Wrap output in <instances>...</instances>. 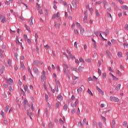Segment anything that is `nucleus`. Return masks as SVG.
I'll list each match as a JSON object with an SVG mask.
<instances>
[{
    "mask_svg": "<svg viewBox=\"0 0 128 128\" xmlns=\"http://www.w3.org/2000/svg\"><path fill=\"white\" fill-rule=\"evenodd\" d=\"M54 26L56 28H58L60 26V24H54Z\"/></svg>",
    "mask_w": 128,
    "mask_h": 128,
    "instance_id": "obj_32",
    "label": "nucleus"
},
{
    "mask_svg": "<svg viewBox=\"0 0 128 128\" xmlns=\"http://www.w3.org/2000/svg\"><path fill=\"white\" fill-rule=\"evenodd\" d=\"M45 112H46V114L48 116V108H45Z\"/></svg>",
    "mask_w": 128,
    "mask_h": 128,
    "instance_id": "obj_53",
    "label": "nucleus"
},
{
    "mask_svg": "<svg viewBox=\"0 0 128 128\" xmlns=\"http://www.w3.org/2000/svg\"><path fill=\"white\" fill-rule=\"evenodd\" d=\"M77 92L78 94H82V88L80 87V88L77 90Z\"/></svg>",
    "mask_w": 128,
    "mask_h": 128,
    "instance_id": "obj_22",
    "label": "nucleus"
},
{
    "mask_svg": "<svg viewBox=\"0 0 128 128\" xmlns=\"http://www.w3.org/2000/svg\"><path fill=\"white\" fill-rule=\"evenodd\" d=\"M86 118H84L82 120V124H86Z\"/></svg>",
    "mask_w": 128,
    "mask_h": 128,
    "instance_id": "obj_58",
    "label": "nucleus"
},
{
    "mask_svg": "<svg viewBox=\"0 0 128 128\" xmlns=\"http://www.w3.org/2000/svg\"><path fill=\"white\" fill-rule=\"evenodd\" d=\"M95 12H96L98 18H100V13L98 12V9L96 10Z\"/></svg>",
    "mask_w": 128,
    "mask_h": 128,
    "instance_id": "obj_25",
    "label": "nucleus"
},
{
    "mask_svg": "<svg viewBox=\"0 0 128 128\" xmlns=\"http://www.w3.org/2000/svg\"><path fill=\"white\" fill-rule=\"evenodd\" d=\"M120 84H118V86L115 88L116 92H118L120 90Z\"/></svg>",
    "mask_w": 128,
    "mask_h": 128,
    "instance_id": "obj_12",
    "label": "nucleus"
},
{
    "mask_svg": "<svg viewBox=\"0 0 128 128\" xmlns=\"http://www.w3.org/2000/svg\"><path fill=\"white\" fill-rule=\"evenodd\" d=\"M8 62L9 66H12V60H10V59H8Z\"/></svg>",
    "mask_w": 128,
    "mask_h": 128,
    "instance_id": "obj_45",
    "label": "nucleus"
},
{
    "mask_svg": "<svg viewBox=\"0 0 128 128\" xmlns=\"http://www.w3.org/2000/svg\"><path fill=\"white\" fill-rule=\"evenodd\" d=\"M111 126L112 128H114L116 126V120H112Z\"/></svg>",
    "mask_w": 128,
    "mask_h": 128,
    "instance_id": "obj_13",
    "label": "nucleus"
},
{
    "mask_svg": "<svg viewBox=\"0 0 128 128\" xmlns=\"http://www.w3.org/2000/svg\"><path fill=\"white\" fill-rule=\"evenodd\" d=\"M76 108H73L70 112V114L71 116H74V114H76Z\"/></svg>",
    "mask_w": 128,
    "mask_h": 128,
    "instance_id": "obj_10",
    "label": "nucleus"
},
{
    "mask_svg": "<svg viewBox=\"0 0 128 128\" xmlns=\"http://www.w3.org/2000/svg\"><path fill=\"white\" fill-rule=\"evenodd\" d=\"M56 70L58 72H60V66L58 65L56 66Z\"/></svg>",
    "mask_w": 128,
    "mask_h": 128,
    "instance_id": "obj_57",
    "label": "nucleus"
},
{
    "mask_svg": "<svg viewBox=\"0 0 128 128\" xmlns=\"http://www.w3.org/2000/svg\"><path fill=\"white\" fill-rule=\"evenodd\" d=\"M0 114L2 118L4 116V112L2 110H1L0 112Z\"/></svg>",
    "mask_w": 128,
    "mask_h": 128,
    "instance_id": "obj_55",
    "label": "nucleus"
},
{
    "mask_svg": "<svg viewBox=\"0 0 128 128\" xmlns=\"http://www.w3.org/2000/svg\"><path fill=\"white\" fill-rule=\"evenodd\" d=\"M60 122L61 124H64V121L62 120V118L60 119Z\"/></svg>",
    "mask_w": 128,
    "mask_h": 128,
    "instance_id": "obj_50",
    "label": "nucleus"
},
{
    "mask_svg": "<svg viewBox=\"0 0 128 128\" xmlns=\"http://www.w3.org/2000/svg\"><path fill=\"white\" fill-rule=\"evenodd\" d=\"M112 78L114 80H118V78H116L114 75Z\"/></svg>",
    "mask_w": 128,
    "mask_h": 128,
    "instance_id": "obj_48",
    "label": "nucleus"
},
{
    "mask_svg": "<svg viewBox=\"0 0 128 128\" xmlns=\"http://www.w3.org/2000/svg\"><path fill=\"white\" fill-rule=\"evenodd\" d=\"M63 66L65 68L64 70H66V68H68V66L66 64H63Z\"/></svg>",
    "mask_w": 128,
    "mask_h": 128,
    "instance_id": "obj_54",
    "label": "nucleus"
},
{
    "mask_svg": "<svg viewBox=\"0 0 128 128\" xmlns=\"http://www.w3.org/2000/svg\"><path fill=\"white\" fill-rule=\"evenodd\" d=\"M79 62H82L83 64H84V59H82V58H80L79 59Z\"/></svg>",
    "mask_w": 128,
    "mask_h": 128,
    "instance_id": "obj_40",
    "label": "nucleus"
},
{
    "mask_svg": "<svg viewBox=\"0 0 128 128\" xmlns=\"http://www.w3.org/2000/svg\"><path fill=\"white\" fill-rule=\"evenodd\" d=\"M124 48H128V44L127 43L124 44Z\"/></svg>",
    "mask_w": 128,
    "mask_h": 128,
    "instance_id": "obj_56",
    "label": "nucleus"
},
{
    "mask_svg": "<svg viewBox=\"0 0 128 128\" xmlns=\"http://www.w3.org/2000/svg\"><path fill=\"white\" fill-rule=\"evenodd\" d=\"M85 61L86 62H92V60H90V58L86 59Z\"/></svg>",
    "mask_w": 128,
    "mask_h": 128,
    "instance_id": "obj_47",
    "label": "nucleus"
},
{
    "mask_svg": "<svg viewBox=\"0 0 128 128\" xmlns=\"http://www.w3.org/2000/svg\"><path fill=\"white\" fill-rule=\"evenodd\" d=\"M82 66H80L78 68V69H77V72H82Z\"/></svg>",
    "mask_w": 128,
    "mask_h": 128,
    "instance_id": "obj_16",
    "label": "nucleus"
},
{
    "mask_svg": "<svg viewBox=\"0 0 128 128\" xmlns=\"http://www.w3.org/2000/svg\"><path fill=\"white\" fill-rule=\"evenodd\" d=\"M82 125V122H78V126H80V128H81Z\"/></svg>",
    "mask_w": 128,
    "mask_h": 128,
    "instance_id": "obj_62",
    "label": "nucleus"
},
{
    "mask_svg": "<svg viewBox=\"0 0 128 128\" xmlns=\"http://www.w3.org/2000/svg\"><path fill=\"white\" fill-rule=\"evenodd\" d=\"M106 53L107 56H109V57L110 56V51L106 50Z\"/></svg>",
    "mask_w": 128,
    "mask_h": 128,
    "instance_id": "obj_52",
    "label": "nucleus"
},
{
    "mask_svg": "<svg viewBox=\"0 0 128 128\" xmlns=\"http://www.w3.org/2000/svg\"><path fill=\"white\" fill-rule=\"evenodd\" d=\"M64 74H66V76H68V78H69V80L70 79V78L72 77V75L70 72V70L64 69Z\"/></svg>",
    "mask_w": 128,
    "mask_h": 128,
    "instance_id": "obj_3",
    "label": "nucleus"
},
{
    "mask_svg": "<svg viewBox=\"0 0 128 128\" xmlns=\"http://www.w3.org/2000/svg\"><path fill=\"white\" fill-rule=\"evenodd\" d=\"M54 123L52 122H50V124H49V128H54Z\"/></svg>",
    "mask_w": 128,
    "mask_h": 128,
    "instance_id": "obj_29",
    "label": "nucleus"
},
{
    "mask_svg": "<svg viewBox=\"0 0 128 128\" xmlns=\"http://www.w3.org/2000/svg\"><path fill=\"white\" fill-rule=\"evenodd\" d=\"M88 92L89 94H90L92 96H94V94H92V91H90V88H88Z\"/></svg>",
    "mask_w": 128,
    "mask_h": 128,
    "instance_id": "obj_33",
    "label": "nucleus"
},
{
    "mask_svg": "<svg viewBox=\"0 0 128 128\" xmlns=\"http://www.w3.org/2000/svg\"><path fill=\"white\" fill-rule=\"evenodd\" d=\"M55 82L56 84V86H58L60 85V82L56 80V79H55Z\"/></svg>",
    "mask_w": 128,
    "mask_h": 128,
    "instance_id": "obj_46",
    "label": "nucleus"
},
{
    "mask_svg": "<svg viewBox=\"0 0 128 128\" xmlns=\"http://www.w3.org/2000/svg\"><path fill=\"white\" fill-rule=\"evenodd\" d=\"M118 56L119 58H122V52H119L118 54Z\"/></svg>",
    "mask_w": 128,
    "mask_h": 128,
    "instance_id": "obj_38",
    "label": "nucleus"
},
{
    "mask_svg": "<svg viewBox=\"0 0 128 128\" xmlns=\"http://www.w3.org/2000/svg\"><path fill=\"white\" fill-rule=\"evenodd\" d=\"M28 72H30V74L31 76H34L32 75V70H30V67L28 66Z\"/></svg>",
    "mask_w": 128,
    "mask_h": 128,
    "instance_id": "obj_26",
    "label": "nucleus"
},
{
    "mask_svg": "<svg viewBox=\"0 0 128 128\" xmlns=\"http://www.w3.org/2000/svg\"><path fill=\"white\" fill-rule=\"evenodd\" d=\"M116 74H118L119 76H122V72H120V70H116Z\"/></svg>",
    "mask_w": 128,
    "mask_h": 128,
    "instance_id": "obj_27",
    "label": "nucleus"
},
{
    "mask_svg": "<svg viewBox=\"0 0 128 128\" xmlns=\"http://www.w3.org/2000/svg\"><path fill=\"white\" fill-rule=\"evenodd\" d=\"M84 18H88V14L87 10H86L84 12Z\"/></svg>",
    "mask_w": 128,
    "mask_h": 128,
    "instance_id": "obj_28",
    "label": "nucleus"
},
{
    "mask_svg": "<svg viewBox=\"0 0 128 128\" xmlns=\"http://www.w3.org/2000/svg\"><path fill=\"white\" fill-rule=\"evenodd\" d=\"M72 6L74 8H76V3L74 0H72Z\"/></svg>",
    "mask_w": 128,
    "mask_h": 128,
    "instance_id": "obj_17",
    "label": "nucleus"
},
{
    "mask_svg": "<svg viewBox=\"0 0 128 128\" xmlns=\"http://www.w3.org/2000/svg\"><path fill=\"white\" fill-rule=\"evenodd\" d=\"M96 88L97 90H98V92L100 94H102V96H104V91L102 90V89H100V88H98V86H96Z\"/></svg>",
    "mask_w": 128,
    "mask_h": 128,
    "instance_id": "obj_8",
    "label": "nucleus"
},
{
    "mask_svg": "<svg viewBox=\"0 0 128 128\" xmlns=\"http://www.w3.org/2000/svg\"><path fill=\"white\" fill-rule=\"evenodd\" d=\"M5 80H6L7 84H14V80L12 79V78H10L8 79L6 78H4Z\"/></svg>",
    "mask_w": 128,
    "mask_h": 128,
    "instance_id": "obj_5",
    "label": "nucleus"
},
{
    "mask_svg": "<svg viewBox=\"0 0 128 128\" xmlns=\"http://www.w3.org/2000/svg\"><path fill=\"white\" fill-rule=\"evenodd\" d=\"M110 100L111 102H120V99H118V98L112 96H110Z\"/></svg>",
    "mask_w": 128,
    "mask_h": 128,
    "instance_id": "obj_2",
    "label": "nucleus"
},
{
    "mask_svg": "<svg viewBox=\"0 0 128 128\" xmlns=\"http://www.w3.org/2000/svg\"><path fill=\"white\" fill-rule=\"evenodd\" d=\"M33 71L36 74H40V70H38V68H36V67H34L33 68Z\"/></svg>",
    "mask_w": 128,
    "mask_h": 128,
    "instance_id": "obj_7",
    "label": "nucleus"
},
{
    "mask_svg": "<svg viewBox=\"0 0 128 128\" xmlns=\"http://www.w3.org/2000/svg\"><path fill=\"white\" fill-rule=\"evenodd\" d=\"M78 100H76L74 102V103H71V106L73 108H76V106H78Z\"/></svg>",
    "mask_w": 128,
    "mask_h": 128,
    "instance_id": "obj_6",
    "label": "nucleus"
},
{
    "mask_svg": "<svg viewBox=\"0 0 128 128\" xmlns=\"http://www.w3.org/2000/svg\"><path fill=\"white\" fill-rule=\"evenodd\" d=\"M43 62L42 61H40L38 60H34L33 62V64H32V66H42Z\"/></svg>",
    "mask_w": 128,
    "mask_h": 128,
    "instance_id": "obj_1",
    "label": "nucleus"
},
{
    "mask_svg": "<svg viewBox=\"0 0 128 128\" xmlns=\"http://www.w3.org/2000/svg\"><path fill=\"white\" fill-rule=\"evenodd\" d=\"M20 64L21 67L22 68L23 70H26V67L24 66V62H20Z\"/></svg>",
    "mask_w": 128,
    "mask_h": 128,
    "instance_id": "obj_21",
    "label": "nucleus"
},
{
    "mask_svg": "<svg viewBox=\"0 0 128 128\" xmlns=\"http://www.w3.org/2000/svg\"><path fill=\"white\" fill-rule=\"evenodd\" d=\"M68 12L70 14L72 12V5L70 4H68Z\"/></svg>",
    "mask_w": 128,
    "mask_h": 128,
    "instance_id": "obj_11",
    "label": "nucleus"
},
{
    "mask_svg": "<svg viewBox=\"0 0 128 128\" xmlns=\"http://www.w3.org/2000/svg\"><path fill=\"white\" fill-rule=\"evenodd\" d=\"M24 105L28 104V100H26V99H24Z\"/></svg>",
    "mask_w": 128,
    "mask_h": 128,
    "instance_id": "obj_64",
    "label": "nucleus"
},
{
    "mask_svg": "<svg viewBox=\"0 0 128 128\" xmlns=\"http://www.w3.org/2000/svg\"><path fill=\"white\" fill-rule=\"evenodd\" d=\"M106 32H102V34H105V36H108V30H106Z\"/></svg>",
    "mask_w": 128,
    "mask_h": 128,
    "instance_id": "obj_24",
    "label": "nucleus"
},
{
    "mask_svg": "<svg viewBox=\"0 0 128 128\" xmlns=\"http://www.w3.org/2000/svg\"><path fill=\"white\" fill-rule=\"evenodd\" d=\"M94 48L95 50H98V46H96V43L94 44Z\"/></svg>",
    "mask_w": 128,
    "mask_h": 128,
    "instance_id": "obj_60",
    "label": "nucleus"
},
{
    "mask_svg": "<svg viewBox=\"0 0 128 128\" xmlns=\"http://www.w3.org/2000/svg\"><path fill=\"white\" fill-rule=\"evenodd\" d=\"M101 118H102V120L103 122H106V117H104V116H101Z\"/></svg>",
    "mask_w": 128,
    "mask_h": 128,
    "instance_id": "obj_41",
    "label": "nucleus"
},
{
    "mask_svg": "<svg viewBox=\"0 0 128 128\" xmlns=\"http://www.w3.org/2000/svg\"><path fill=\"white\" fill-rule=\"evenodd\" d=\"M66 52L69 56V58H70V57L72 56V53L68 51V50H66Z\"/></svg>",
    "mask_w": 128,
    "mask_h": 128,
    "instance_id": "obj_36",
    "label": "nucleus"
},
{
    "mask_svg": "<svg viewBox=\"0 0 128 128\" xmlns=\"http://www.w3.org/2000/svg\"><path fill=\"white\" fill-rule=\"evenodd\" d=\"M122 10H128V6L126 5H123L121 6Z\"/></svg>",
    "mask_w": 128,
    "mask_h": 128,
    "instance_id": "obj_15",
    "label": "nucleus"
},
{
    "mask_svg": "<svg viewBox=\"0 0 128 128\" xmlns=\"http://www.w3.org/2000/svg\"><path fill=\"white\" fill-rule=\"evenodd\" d=\"M60 14L58 12L57 14H54L53 16L52 17V19L54 20V18H60Z\"/></svg>",
    "mask_w": 128,
    "mask_h": 128,
    "instance_id": "obj_9",
    "label": "nucleus"
},
{
    "mask_svg": "<svg viewBox=\"0 0 128 128\" xmlns=\"http://www.w3.org/2000/svg\"><path fill=\"white\" fill-rule=\"evenodd\" d=\"M54 90H55L56 92H58V86H56Z\"/></svg>",
    "mask_w": 128,
    "mask_h": 128,
    "instance_id": "obj_63",
    "label": "nucleus"
},
{
    "mask_svg": "<svg viewBox=\"0 0 128 128\" xmlns=\"http://www.w3.org/2000/svg\"><path fill=\"white\" fill-rule=\"evenodd\" d=\"M28 84H25V86L24 87V90H25V92H26V90H28Z\"/></svg>",
    "mask_w": 128,
    "mask_h": 128,
    "instance_id": "obj_61",
    "label": "nucleus"
},
{
    "mask_svg": "<svg viewBox=\"0 0 128 128\" xmlns=\"http://www.w3.org/2000/svg\"><path fill=\"white\" fill-rule=\"evenodd\" d=\"M57 98L58 100V102H61L63 98H62V96H59L57 97Z\"/></svg>",
    "mask_w": 128,
    "mask_h": 128,
    "instance_id": "obj_23",
    "label": "nucleus"
},
{
    "mask_svg": "<svg viewBox=\"0 0 128 128\" xmlns=\"http://www.w3.org/2000/svg\"><path fill=\"white\" fill-rule=\"evenodd\" d=\"M0 18H2V22L4 24V22H6V18L2 17V16H0Z\"/></svg>",
    "mask_w": 128,
    "mask_h": 128,
    "instance_id": "obj_30",
    "label": "nucleus"
},
{
    "mask_svg": "<svg viewBox=\"0 0 128 128\" xmlns=\"http://www.w3.org/2000/svg\"><path fill=\"white\" fill-rule=\"evenodd\" d=\"M27 114L30 116V120H32V113H30V110H27Z\"/></svg>",
    "mask_w": 128,
    "mask_h": 128,
    "instance_id": "obj_18",
    "label": "nucleus"
},
{
    "mask_svg": "<svg viewBox=\"0 0 128 128\" xmlns=\"http://www.w3.org/2000/svg\"><path fill=\"white\" fill-rule=\"evenodd\" d=\"M86 20H88V18L84 17V18H83V22L84 24H86Z\"/></svg>",
    "mask_w": 128,
    "mask_h": 128,
    "instance_id": "obj_42",
    "label": "nucleus"
},
{
    "mask_svg": "<svg viewBox=\"0 0 128 128\" xmlns=\"http://www.w3.org/2000/svg\"><path fill=\"white\" fill-rule=\"evenodd\" d=\"M44 48H46V50H50V46L46 44V45L44 46Z\"/></svg>",
    "mask_w": 128,
    "mask_h": 128,
    "instance_id": "obj_35",
    "label": "nucleus"
},
{
    "mask_svg": "<svg viewBox=\"0 0 128 128\" xmlns=\"http://www.w3.org/2000/svg\"><path fill=\"white\" fill-rule=\"evenodd\" d=\"M80 34H83L84 33V28H82V26L80 27Z\"/></svg>",
    "mask_w": 128,
    "mask_h": 128,
    "instance_id": "obj_20",
    "label": "nucleus"
},
{
    "mask_svg": "<svg viewBox=\"0 0 128 128\" xmlns=\"http://www.w3.org/2000/svg\"><path fill=\"white\" fill-rule=\"evenodd\" d=\"M76 26H78V28H82V26L80 25V24L78 23V22H76Z\"/></svg>",
    "mask_w": 128,
    "mask_h": 128,
    "instance_id": "obj_34",
    "label": "nucleus"
},
{
    "mask_svg": "<svg viewBox=\"0 0 128 128\" xmlns=\"http://www.w3.org/2000/svg\"><path fill=\"white\" fill-rule=\"evenodd\" d=\"M70 68L72 70V72H78V68H74L72 66H70Z\"/></svg>",
    "mask_w": 128,
    "mask_h": 128,
    "instance_id": "obj_19",
    "label": "nucleus"
},
{
    "mask_svg": "<svg viewBox=\"0 0 128 128\" xmlns=\"http://www.w3.org/2000/svg\"><path fill=\"white\" fill-rule=\"evenodd\" d=\"M24 40H28V35L24 34Z\"/></svg>",
    "mask_w": 128,
    "mask_h": 128,
    "instance_id": "obj_49",
    "label": "nucleus"
},
{
    "mask_svg": "<svg viewBox=\"0 0 128 128\" xmlns=\"http://www.w3.org/2000/svg\"><path fill=\"white\" fill-rule=\"evenodd\" d=\"M64 110H65V112H66L68 110V105L66 104L64 106Z\"/></svg>",
    "mask_w": 128,
    "mask_h": 128,
    "instance_id": "obj_31",
    "label": "nucleus"
},
{
    "mask_svg": "<svg viewBox=\"0 0 128 128\" xmlns=\"http://www.w3.org/2000/svg\"><path fill=\"white\" fill-rule=\"evenodd\" d=\"M44 80H46V71H42V74L41 76V82H44Z\"/></svg>",
    "mask_w": 128,
    "mask_h": 128,
    "instance_id": "obj_4",
    "label": "nucleus"
},
{
    "mask_svg": "<svg viewBox=\"0 0 128 128\" xmlns=\"http://www.w3.org/2000/svg\"><path fill=\"white\" fill-rule=\"evenodd\" d=\"M124 30H128V24H126L125 25H124Z\"/></svg>",
    "mask_w": 128,
    "mask_h": 128,
    "instance_id": "obj_44",
    "label": "nucleus"
},
{
    "mask_svg": "<svg viewBox=\"0 0 128 128\" xmlns=\"http://www.w3.org/2000/svg\"><path fill=\"white\" fill-rule=\"evenodd\" d=\"M123 126H126V128H128V122L124 121V122H123Z\"/></svg>",
    "mask_w": 128,
    "mask_h": 128,
    "instance_id": "obj_51",
    "label": "nucleus"
},
{
    "mask_svg": "<svg viewBox=\"0 0 128 128\" xmlns=\"http://www.w3.org/2000/svg\"><path fill=\"white\" fill-rule=\"evenodd\" d=\"M32 20H34V18L32 17H31L29 20V22L30 26H34V22H32Z\"/></svg>",
    "mask_w": 128,
    "mask_h": 128,
    "instance_id": "obj_14",
    "label": "nucleus"
},
{
    "mask_svg": "<svg viewBox=\"0 0 128 128\" xmlns=\"http://www.w3.org/2000/svg\"><path fill=\"white\" fill-rule=\"evenodd\" d=\"M88 82H92V81L94 80V79H92V77H88Z\"/></svg>",
    "mask_w": 128,
    "mask_h": 128,
    "instance_id": "obj_59",
    "label": "nucleus"
},
{
    "mask_svg": "<svg viewBox=\"0 0 128 128\" xmlns=\"http://www.w3.org/2000/svg\"><path fill=\"white\" fill-rule=\"evenodd\" d=\"M8 110H10V106H6L5 108V110L6 112H8Z\"/></svg>",
    "mask_w": 128,
    "mask_h": 128,
    "instance_id": "obj_39",
    "label": "nucleus"
},
{
    "mask_svg": "<svg viewBox=\"0 0 128 128\" xmlns=\"http://www.w3.org/2000/svg\"><path fill=\"white\" fill-rule=\"evenodd\" d=\"M10 33L12 34H16V30H12V29H10Z\"/></svg>",
    "mask_w": 128,
    "mask_h": 128,
    "instance_id": "obj_43",
    "label": "nucleus"
},
{
    "mask_svg": "<svg viewBox=\"0 0 128 128\" xmlns=\"http://www.w3.org/2000/svg\"><path fill=\"white\" fill-rule=\"evenodd\" d=\"M38 12H39V14H43V12H42V10L40 9V8H38Z\"/></svg>",
    "mask_w": 128,
    "mask_h": 128,
    "instance_id": "obj_37",
    "label": "nucleus"
}]
</instances>
